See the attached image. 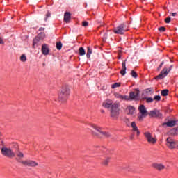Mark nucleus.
I'll return each instance as SVG.
<instances>
[{
	"instance_id": "nucleus-1",
	"label": "nucleus",
	"mask_w": 178,
	"mask_h": 178,
	"mask_svg": "<svg viewBox=\"0 0 178 178\" xmlns=\"http://www.w3.org/2000/svg\"><path fill=\"white\" fill-rule=\"evenodd\" d=\"M90 127H92L95 131H92V136L93 137H96L97 138H104L111 137V134L109 132L102 131V128L95 124L89 123L88 124Z\"/></svg>"
},
{
	"instance_id": "nucleus-2",
	"label": "nucleus",
	"mask_w": 178,
	"mask_h": 178,
	"mask_svg": "<svg viewBox=\"0 0 178 178\" xmlns=\"http://www.w3.org/2000/svg\"><path fill=\"white\" fill-rule=\"evenodd\" d=\"M0 151L3 156H6L7 158H15L16 156L12 149L5 147V142L3 140H1Z\"/></svg>"
},
{
	"instance_id": "nucleus-3",
	"label": "nucleus",
	"mask_w": 178,
	"mask_h": 178,
	"mask_svg": "<svg viewBox=\"0 0 178 178\" xmlns=\"http://www.w3.org/2000/svg\"><path fill=\"white\" fill-rule=\"evenodd\" d=\"M70 95V89H69V87L67 86H63L60 92L58 94V101L60 102H66Z\"/></svg>"
},
{
	"instance_id": "nucleus-4",
	"label": "nucleus",
	"mask_w": 178,
	"mask_h": 178,
	"mask_svg": "<svg viewBox=\"0 0 178 178\" xmlns=\"http://www.w3.org/2000/svg\"><path fill=\"white\" fill-rule=\"evenodd\" d=\"M129 27L130 26L128 25V24L122 23L118 25L117 27L114 28L113 29V33H114V34H119L120 35H123L124 33L129 31Z\"/></svg>"
},
{
	"instance_id": "nucleus-5",
	"label": "nucleus",
	"mask_w": 178,
	"mask_h": 178,
	"mask_svg": "<svg viewBox=\"0 0 178 178\" xmlns=\"http://www.w3.org/2000/svg\"><path fill=\"white\" fill-rule=\"evenodd\" d=\"M120 104L115 102L111 106V108L110 109V113L111 118H113V119H118L119 118L120 112Z\"/></svg>"
},
{
	"instance_id": "nucleus-6",
	"label": "nucleus",
	"mask_w": 178,
	"mask_h": 178,
	"mask_svg": "<svg viewBox=\"0 0 178 178\" xmlns=\"http://www.w3.org/2000/svg\"><path fill=\"white\" fill-rule=\"evenodd\" d=\"M165 141L168 149H178V140L172 137H168Z\"/></svg>"
},
{
	"instance_id": "nucleus-7",
	"label": "nucleus",
	"mask_w": 178,
	"mask_h": 178,
	"mask_svg": "<svg viewBox=\"0 0 178 178\" xmlns=\"http://www.w3.org/2000/svg\"><path fill=\"white\" fill-rule=\"evenodd\" d=\"M172 69H173V65H170L168 69V67H165L161 70V73L154 78V80H162L163 79H165V77L169 74V72L170 70H172Z\"/></svg>"
},
{
	"instance_id": "nucleus-8",
	"label": "nucleus",
	"mask_w": 178,
	"mask_h": 178,
	"mask_svg": "<svg viewBox=\"0 0 178 178\" xmlns=\"http://www.w3.org/2000/svg\"><path fill=\"white\" fill-rule=\"evenodd\" d=\"M138 111L140 115H138V120H139V122H143L144 118L148 116V112L147 111V108H145V106L144 104L139 106Z\"/></svg>"
},
{
	"instance_id": "nucleus-9",
	"label": "nucleus",
	"mask_w": 178,
	"mask_h": 178,
	"mask_svg": "<svg viewBox=\"0 0 178 178\" xmlns=\"http://www.w3.org/2000/svg\"><path fill=\"white\" fill-rule=\"evenodd\" d=\"M129 98L131 101H138L140 99V90L135 89L134 92H130Z\"/></svg>"
},
{
	"instance_id": "nucleus-10",
	"label": "nucleus",
	"mask_w": 178,
	"mask_h": 178,
	"mask_svg": "<svg viewBox=\"0 0 178 178\" xmlns=\"http://www.w3.org/2000/svg\"><path fill=\"white\" fill-rule=\"evenodd\" d=\"M19 162L22 165H24V166H28L29 168H35V166H38V163L33 160H26V161H22Z\"/></svg>"
},
{
	"instance_id": "nucleus-11",
	"label": "nucleus",
	"mask_w": 178,
	"mask_h": 178,
	"mask_svg": "<svg viewBox=\"0 0 178 178\" xmlns=\"http://www.w3.org/2000/svg\"><path fill=\"white\" fill-rule=\"evenodd\" d=\"M144 136L147 140V141L149 143V144H156V139L152 137V135H151V133L149 132H145Z\"/></svg>"
},
{
	"instance_id": "nucleus-12",
	"label": "nucleus",
	"mask_w": 178,
	"mask_h": 178,
	"mask_svg": "<svg viewBox=\"0 0 178 178\" xmlns=\"http://www.w3.org/2000/svg\"><path fill=\"white\" fill-rule=\"evenodd\" d=\"M152 168L158 172H162V170H165V165L162 163H154L152 164Z\"/></svg>"
},
{
	"instance_id": "nucleus-13",
	"label": "nucleus",
	"mask_w": 178,
	"mask_h": 178,
	"mask_svg": "<svg viewBox=\"0 0 178 178\" xmlns=\"http://www.w3.org/2000/svg\"><path fill=\"white\" fill-rule=\"evenodd\" d=\"M150 116L152 118H157L158 119H161L162 118V113L158 110H154L150 111Z\"/></svg>"
},
{
	"instance_id": "nucleus-14",
	"label": "nucleus",
	"mask_w": 178,
	"mask_h": 178,
	"mask_svg": "<svg viewBox=\"0 0 178 178\" xmlns=\"http://www.w3.org/2000/svg\"><path fill=\"white\" fill-rule=\"evenodd\" d=\"M131 126L132 127V131L136 132L137 137H138L140 134H141V132H140V130H138V127H137L136 122H132L131 123Z\"/></svg>"
},
{
	"instance_id": "nucleus-15",
	"label": "nucleus",
	"mask_w": 178,
	"mask_h": 178,
	"mask_svg": "<svg viewBox=\"0 0 178 178\" xmlns=\"http://www.w3.org/2000/svg\"><path fill=\"white\" fill-rule=\"evenodd\" d=\"M72 20V14L70 12H65L64 13V22L65 23H70Z\"/></svg>"
},
{
	"instance_id": "nucleus-16",
	"label": "nucleus",
	"mask_w": 178,
	"mask_h": 178,
	"mask_svg": "<svg viewBox=\"0 0 178 178\" xmlns=\"http://www.w3.org/2000/svg\"><path fill=\"white\" fill-rule=\"evenodd\" d=\"M136 111V108L133 106H128L126 108V112L127 115H134V112Z\"/></svg>"
},
{
	"instance_id": "nucleus-17",
	"label": "nucleus",
	"mask_w": 178,
	"mask_h": 178,
	"mask_svg": "<svg viewBox=\"0 0 178 178\" xmlns=\"http://www.w3.org/2000/svg\"><path fill=\"white\" fill-rule=\"evenodd\" d=\"M42 53L43 55H48L49 54V48H48V45L47 44L42 46Z\"/></svg>"
},
{
	"instance_id": "nucleus-18",
	"label": "nucleus",
	"mask_w": 178,
	"mask_h": 178,
	"mask_svg": "<svg viewBox=\"0 0 178 178\" xmlns=\"http://www.w3.org/2000/svg\"><path fill=\"white\" fill-rule=\"evenodd\" d=\"M126 62H127V60H124L122 63V69L120 72L122 76H124L126 74V70H127L126 67Z\"/></svg>"
},
{
	"instance_id": "nucleus-19",
	"label": "nucleus",
	"mask_w": 178,
	"mask_h": 178,
	"mask_svg": "<svg viewBox=\"0 0 178 178\" xmlns=\"http://www.w3.org/2000/svg\"><path fill=\"white\" fill-rule=\"evenodd\" d=\"M102 105L104 108H106L107 109H109V108H112V105L113 104L112 100H106Z\"/></svg>"
},
{
	"instance_id": "nucleus-20",
	"label": "nucleus",
	"mask_w": 178,
	"mask_h": 178,
	"mask_svg": "<svg viewBox=\"0 0 178 178\" xmlns=\"http://www.w3.org/2000/svg\"><path fill=\"white\" fill-rule=\"evenodd\" d=\"M162 126H167V127H173V126H176V121L170 120L168 122H164L162 124Z\"/></svg>"
},
{
	"instance_id": "nucleus-21",
	"label": "nucleus",
	"mask_w": 178,
	"mask_h": 178,
	"mask_svg": "<svg viewBox=\"0 0 178 178\" xmlns=\"http://www.w3.org/2000/svg\"><path fill=\"white\" fill-rule=\"evenodd\" d=\"M171 136H177L178 135V127L177 128H173L170 131Z\"/></svg>"
},
{
	"instance_id": "nucleus-22",
	"label": "nucleus",
	"mask_w": 178,
	"mask_h": 178,
	"mask_svg": "<svg viewBox=\"0 0 178 178\" xmlns=\"http://www.w3.org/2000/svg\"><path fill=\"white\" fill-rule=\"evenodd\" d=\"M109 162H111V159L110 157H107L104 161H102V165L103 166H108L109 165Z\"/></svg>"
},
{
	"instance_id": "nucleus-23",
	"label": "nucleus",
	"mask_w": 178,
	"mask_h": 178,
	"mask_svg": "<svg viewBox=\"0 0 178 178\" xmlns=\"http://www.w3.org/2000/svg\"><path fill=\"white\" fill-rule=\"evenodd\" d=\"M91 54H92V49L90 47H87V54H86V56L88 58H90Z\"/></svg>"
},
{
	"instance_id": "nucleus-24",
	"label": "nucleus",
	"mask_w": 178,
	"mask_h": 178,
	"mask_svg": "<svg viewBox=\"0 0 178 178\" xmlns=\"http://www.w3.org/2000/svg\"><path fill=\"white\" fill-rule=\"evenodd\" d=\"M161 95H162V97H168V95H169V90L164 89L161 90Z\"/></svg>"
},
{
	"instance_id": "nucleus-25",
	"label": "nucleus",
	"mask_w": 178,
	"mask_h": 178,
	"mask_svg": "<svg viewBox=\"0 0 178 178\" xmlns=\"http://www.w3.org/2000/svg\"><path fill=\"white\" fill-rule=\"evenodd\" d=\"M42 39H40V38H38V36L37 35L34 39H33V47L37 45V44H38V42H40V41H41Z\"/></svg>"
},
{
	"instance_id": "nucleus-26",
	"label": "nucleus",
	"mask_w": 178,
	"mask_h": 178,
	"mask_svg": "<svg viewBox=\"0 0 178 178\" xmlns=\"http://www.w3.org/2000/svg\"><path fill=\"white\" fill-rule=\"evenodd\" d=\"M79 51L80 56H83V55H86V50H84V48L80 47Z\"/></svg>"
},
{
	"instance_id": "nucleus-27",
	"label": "nucleus",
	"mask_w": 178,
	"mask_h": 178,
	"mask_svg": "<svg viewBox=\"0 0 178 178\" xmlns=\"http://www.w3.org/2000/svg\"><path fill=\"white\" fill-rule=\"evenodd\" d=\"M38 37L42 40H44L45 38V33L41 32L40 33L38 34Z\"/></svg>"
},
{
	"instance_id": "nucleus-28",
	"label": "nucleus",
	"mask_w": 178,
	"mask_h": 178,
	"mask_svg": "<svg viewBox=\"0 0 178 178\" xmlns=\"http://www.w3.org/2000/svg\"><path fill=\"white\" fill-rule=\"evenodd\" d=\"M131 76L134 77V79H137V77H138V74H137V72H136L134 70L131 72Z\"/></svg>"
},
{
	"instance_id": "nucleus-29",
	"label": "nucleus",
	"mask_w": 178,
	"mask_h": 178,
	"mask_svg": "<svg viewBox=\"0 0 178 178\" xmlns=\"http://www.w3.org/2000/svg\"><path fill=\"white\" fill-rule=\"evenodd\" d=\"M56 47L58 51H60V49H62V42H56Z\"/></svg>"
},
{
	"instance_id": "nucleus-30",
	"label": "nucleus",
	"mask_w": 178,
	"mask_h": 178,
	"mask_svg": "<svg viewBox=\"0 0 178 178\" xmlns=\"http://www.w3.org/2000/svg\"><path fill=\"white\" fill-rule=\"evenodd\" d=\"M122 84L120 83H115L112 85L111 88H118V87H120Z\"/></svg>"
},
{
	"instance_id": "nucleus-31",
	"label": "nucleus",
	"mask_w": 178,
	"mask_h": 178,
	"mask_svg": "<svg viewBox=\"0 0 178 178\" xmlns=\"http://www.w3.org/2000/svg\"><path fill=\"white\" fill-rule=\"evenodd\" d=\"M145 99H146V102H147V104H151V102H154V99H152V97H145Z\"/></svg>"
},
{
	"instance_id": "nucleus-32",
	"label": "nucleus",
	"mask_w": 178,
	"mask_h": 178,
	"mask_svg": "<svg viewBox=\"0 0 178 178\" xmlns=\"http://www.w3.org/2000/svg\"><path fill=\"white\" fill-rule=\"evenodd\" d=\"M16 155L18 156V158H24V154L22 152H17Z\"/></svg>"
},
{
	"instance_id": "nucleus-33",
	"label": "nucleus",
	"mask_w": 178,
	"mask_h": 178,
	"mask_svg": "<svg viewBox=\"0 0 178 178\" xmlns=\"http://www.w3.org/2000/svg\"><path fill=\"white\" fill-rule=\"evenodd\" d=\"M21 62H26L27 60V57H26V55L22 54L20 57Z\"/></svg>"
},
{
	"instance_id": "nucleus-34",
	"label": "nucleus",
	"mask_w": 178,
	"mask_h": 178,
	"mask_svg": "<svg viewBox=\"0 0 178 178\" xmlns=\"http://www.w3.org/2000/svg\"><path fill=\"white\" fill-rule=\"evenodd\" d=\"M159 31H160V33H165V31H166V28H165V26H161L158 29Z\"/></svg>"
},
{
	"instance_id": "nucleus-35",
	"label": "nucleus",
	"mask_w": 178,
	"mask_h": 178,
	"mask_svg": "<svg viewBox=\"0 0 178 178\" xmlns=\"http://www.w3.org/2000/svg\"><path fill=\"white\" fill-rule=\"evenodd\" d=\"M122 100H124V101H131V99H130V96L123 95Z\"/></svg>"
},
{
	"instance_id": "nucleus-36",
	"label": "nucleus",
	"mask_w": 178,
	"mask_h": 178,
	"mask_svg": "<svg viewBox=\"0 0 178 178\" xmlns=\"http://www.w3.org/2000/svg\"><path fill=\"white\" fill-rule=\"evenodd\" d=\"M48 17H51V13H49V11H48L46 14V16L44 17V20L47 22V20H48Z\"/></svg>"
},
{
	"instance_id": "nucleus-37",
	"label": "nucleus",
	"mask_w": 178,
	"mask_h": 178,
	"mask_svg": "<svg viewBox=\"0 0 178 178\" xmlns=\"http://www.w3.org/2000/svg\"><path fill=\"white\" fill-rule=\"evenodd\" d=\"M82 26H83V27H88V22H87V21H83V22H82Z\"/></svg>"
},
{
	"instance_id": "nucleus-38",
	"label": "nucleus",
	"mask_w": 178,
	"mask_h": 178,
	"mask_svg": "<svg viewBox=\"0 0 178 178\" xmlns=\"http://www.w3.org/2000/svg\"><path fill=\"white\" fill-rule=\"evenodd\" d=\"M164 63H165V62L162 61L161 63V64L159 65V66L158 67L157 70H159V71L161 70V69H162V67L163 66Z\"/></svg>"
},
{
	"instance_id": "nucleus-39",
	"label": "nucleus",
	"mask_w": 178,
	"mask_h": 178,
	"mask_svg": "<svg viewBox=\"0 0 178 178\" xmlns=\"http://www.w3.org/2000/svg\"><path fill=\"white\" fill-rule=\"evenodd\" d=\"M172 20V18H170V17H168L167 18L165 19V22L167 24L170 23V21Z\"/></svg>"
},
{
	"instance_id": "nucleus-40",
	"label": "nucleus",
	"mask_w": 178,
	"mask_h": 178,
	"mask_svg": "<svg viewBox=\"0 0 178 178\" xmlns=\"http://www.w3.org/2000/svg\"><path fill=\"white\" fill-rule=\"evenodd\" d=\"M154 99L155 101H161V96L160 95H156V96H154Z\"/></svg>"
},
{
	"instance_id": "nucleus-41",
	"label": "nucleus",
	"mask_w": 178,
	"mask_h": 178,
	"mask_svg": "<svg viewBox=\"0 0 178 178\" xmlns=\"http://www.w3.org/2000/svg\"><path fill=\"white\" fill-rule=\"evenodd\" d=\"M116 98H119L120 99H123V95H117Z\"/></svg>"
},
{
	"instance_id": "nucleus-42",
	"label": "nucleus",
	"mask_w": 178,
	"mask_h": 178,
	"mask_svg": "<svg viewBox=\"0 0 178 178\" xmlns=\"http://www.w3.org/2000/svg\"><path fill=\"white\" fill-rule=\"evenodd\" d=\"M0 44L1 45H3L4 42H3V40H2V38L0 37Z\"/></svg>"
},
{
	"instance_id": "nucleus-43",
	"label": "nucleus",
	"mask_w": 178,
	"mask_h": 178,
	"mask_svg": "<svg viewBox=\"0 0 178 178\" xmlns=\"http://www.w3.org/2000/svg\"><path fill=\"white\" fill-rule=\"evenodd\" d=\"M44 30H45V28L40 27V28L39 29V31H44Z\"/></svg>"
},
{
	"instance_id": "nucleus-44",
	"label": "nucleus",
	"mask_w": 178,
	"mask_h": 178,
	"mask_svg": "<svg viewBox=\"0 0 178 178\" xmlns=\"http://www.w3.org/2000/svg\"><path fill=\"white\" fill-rule=\"evenodd\" d=\"M177 15V13H172V16L175 17Z\"/></svg>"
},
{
	"instance_id": "nucleus-45",
	"label": "nucleus",
	"mask_w": 178,
	"mask_h": 178,
	"mask_svg": "<svg viewBox=\"0 0 178 178\" xmlns=\"http://www.w3.org/2000/svg\"><path fill=\"white\" fill-rule=\"evenodd\" d=\"M0 137H2V132L0 131Z\"/></svg>"
},
{
	"instance_id": "nucleus-46",
	"label": "nucleus",
	"mask_w": 178,
	"mask_h": 178,
	"mask_svg": "<svg viewBox=\"0 0 178 178\" xmlns=\"http://www.w3.org/2000/svg\"><path fill=\"white\" fill-rule=\"evenodd\" d=\"M104 112H105L104 110H103V111H102V113H104Z\"/></svg>"
},
{
	"instance_id": "nucleus-47",
	"label": "nucleus",
	"mask_w": 178,
	"mask_h": 178,
	"mask_svg": "<svg viewBox=\"0 0 178 178\" xmlns=\"http://www.w3.org/2000/svg\"><path fill=\"white\" fill-rule=\"evenodd\" d=\"M120 58H121V57H120V56H119V57H118V59H120Z\"/></svg>"
},
{
	"instance_id": "nucleus-48",
	"label": "nucleus",
	"mask_w": 178,
	"mask_h": 178,
	"mask_svg": "<svg viewBox=\"0 0 178 178\" xmlns=\"http://www.w3.org/2000/svg\"><path fill=\"white\" fill-rule=\"evenodd\" d=\"M17 161H19V159H16Z\"/></svg>"
}]
</instances>
